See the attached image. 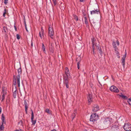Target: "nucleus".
I'll return each mask as SVG.
<instances>
[{
	"label": "nucleus",
	"instance_id": "nucleus-28",
	"mask_svg": "<svg viewBox=\"0 0 131 131\" xmlns=\"http://www.w3.org/2000/svg\"><path fill=\"white\" fill-rule=\"evenodd\" d=\"M6 94H3L2 96V101L4 100L5 99V96Z\"/></svg>",
	"mask_w": 131,
	"mask_h": 131
},
{
	"label": "nucleus",
	"instance_id": "nucleus-23",
	"mask_svg": "<svg viewBox=\"0 0 131 131\" xmlns=\"http://www.w3.org/2000/svg\"><path fill=\"white\" fill-rule=\"evenodd\" d=\"M73 16L74 17V18L76 20V21H77L78 20V17L75 14H73Z\"/></svg>",
	"mask_w": 131,
	"mask_h": 131
},
{
	"label": "nucleus",
	"instance_id": "nucleus-59",
	"mask_svg": "<svg viewBox=\"0 0 131 131\" xmlns=\"http://www.w3.org/2000/svg\"><path fill=\"white\" fill-rule=\"evenodd\" d=\"M49 27L48 28V32L49 33Z\"/></svg>",
	"mask_w": 131,
	"mask_h": 131
},
{
	"label": "nucleus",
	"instance_id": "nucleus-19",
	"mask_svg": "<svg viewBox=\"0 0 131 131\" xmlns=\"http://www.w3.org/2000/svg\"><path fill=\"white\" fill-rule=\"evenodd\" d=\"M115 52V53H116V54L117 57L118 58H119L120 57L119 56V53L118 51V50H114Z\"/></svg>",
	"mask_w": 131,
	"mask_h": 131
},
{
	"label": "nucleus",
	"instance_id": "nucleus-38",
	"mask_svg": "<svg viewBox=\"0 0 131 131\" xmlns=\"http://www.w3.org/2000/svg\"><path fill=\"white\" fill-rule=\"evenodd\" d=\"M8 0H4V3L5 4H6L8 3Z\"/></svg>",
	"mask_w": 131,
	"mask_h": 131
},
{
	"label": "nucleus",
	"instance_id": "nucleus-37",
	"mask_svg": "<svg viewBox=\"0 0 131 131\" xmlns=\"http://www.w3.org/2000/svg\"><path fill=\"white\" fill-rule=\"evenodd\" d=\"M126 53H125V54L124 55V56L122 58H124L125 59L126 58Z\"/></svg>",
	"mask_w": 131,
	"mask_h": 131
},
{
	"label": "nucleus",
	"instance_id": "nucleus-52",
	"mask_svg": "<svg viewBox=\"0 0 131 131\" xmlns=\"http://www.w3.org/2000/svg\"><path fill=\"white\" fill-rule=\"evenodd\" d=\"M98 44H97V43H94V45H95V46L96 47V46H97V45H98Z\"/></svg>",
	"mask_w": 131,
	"mask_h": 131
},
{
	"label": "nucleus",
	"instance_id": "nucleus-6",
	"mask_svg": "<svg viewBox=\"0 0 131 131\" xmlns=\"http://www.w3.org/2000/svg\"><path fill=\"white\" fill-rule=\"evenodd\" d=\"M116 44L118 46H119V42L117 40L115 42L114 41L113 42L112 45L113 48L114 49V50H118V48L116 45Z\"/></svg>",
	"mask_w": 131,
	"mask_h": 131
},
{
	"label": "nucleus",
	"instance_id": "nucleus-29",
	"mask_svg": "<svg viewBox=\"0 0 131 131\" xmlns=\"http://www.w3.org/2000/svg\"><path fill=\"white\" fill-rule=\"evenodd\" d=\"M82 14L84 16V17L86 16V14L85 13V10H82Z\"/></svg>",
	"mask_w": 131,
	"mask_h": 131
},
{
	"label": "nucleus",
	"instance_id": "nucleus-12",
	"mask_svg": "<svg viewBox=\"0 0 131 131\" xmlns=\"http://www.w3.org/2000/svg\"><path fill=\"white\" fill-rule=\"evenodd\" d=\"M96 49L99 50V52L101 56H102V54H103V52L100 46L99 45H98L97 46H96Z\"/></svg>",
	"mask_w": 131,
	"mask_h": 131
},
{
	"label": "nucleus",
	"instance_id": "nucleus-63",
	"mask_svg": "<svg viewBox=\"0 0 131 131\" xmlns=\"http://www.w3.org/2000/svg\"><path fill=\"white\" fill-rule=\"evenodd\" d=\"M51 126H50V128H51Z\"/></svg>",
	"mask_w": 131,
	"mask_h": 131
},
{
	"label": "nucleus",
	"instance_id": "nucleus-1",
	"mask_svg": "<svg viewBox=\"0 0 131 131\" xmlns=\"http://www.w3.org/2000/svg\"><path fill=\"white\" fill-rule=\"evenodd\" d=\"M18 74L16 77V78H15V76H14V77L15 78V82L14 83V85H15L17 84H18V86L19 87L20 86V75L21 73V69L20 68L18 69L17 70Z\"/></svg>",
	"mask_w": 131,
	"mask_h": 131
},
{
	"label": "nucleus",
	"instance_id": "nucleus-3",
	"mask_svg": "<svg viewBox=\"0 0 131 131\" xmlns=\"http://www.w3.org/2000/svg\"><path fill=\"white\" fill-rule=\"evenodd\" d=\"M124 130L126 131H131V124L129 123L125 124L123 127Z\"/></svg>",
	"mask_w": 131,
	"mask_h": 131
},
{
	"label": "nucleus",
	"instance_id": "nucleus-16",
	"mask_svg": "<svg viewBox=\"0 0 131 131\" xmlns=\"http://www.w3.org/2000/svg\"><path fill=\"white\" fill-rule=\"evenodd\" d=\"M43 30L42 29V27L41 29V31L39 32V35L40 37L42 39L43 37Z\"/></svg>",
	"mask_w": 131,
	"mask_h": 131
},
{
	"label": "nucleus",
	"instance_id": "nucleus-56",
	"mask_svg": "<svg viewBox=\"0 0 131 131\" xmlns=\"http://www.w3.org/2000/svg\"><path fill=\"white\" fill-rule=\"evenodd\" d=\"M26 113L27 114V111H25Z\"/></svg>",
	"mask_w": 131,
	"mask_h": 131
},
{
	"label": "nucleus",
	"instance_id": "nucleus-18",
	"mask_svg": "<svg viewBox=\"0 0 131 131\" xmlns=\"http://www.w3.org/2000/svg\"><path fill=\"white\" fill-rule=\"evenodd\" d=\"M119 95L120 97H121L124 99L127 100L128 99V97L126 96L123 95L122 93H121V95Z\"/></svg>",
	"mask_w": 131,
	"mask_h": 131
},
{
	"label": "nucleus",
	"instance_id": "nucleus-30",
	"mask_svg": "<svg viewBox=\"0 0 131 131\" xmlns=\"http://www.w3.org/2000/svg\"><path fill=\"white\" fill-rule=\"evenodd\" d=\"M2 125H3V124H6V122L5 120H2Z\"/></svg>",
	"mask_w": 131,
	"mask_h": 131
},
{
	"label": "nucleus",
	"instance_id": "nucleus-50",
	"mask_svg": "<svg viewBox=\"0 0 131 131\" xmlns=\"http://www.w3.org/2000/svg\"><path fill=\"white\" fill-rule=\"evenodd\" d=\"M112 1H114L115 2H116L117 0H111Z\"/></svg>",
	"mask_w": 131,
	"mask_h": 131
},
{
	"label": "nucleus",
	"instance_id": "nucleus-49",
	"mask_svg": "<svg viewBox=\"0 0 131 131\" xmlns=\"http://www.w3.org/2000/svg\"><path fill=\"white\" fill-rule=\"evenodd\" d=\"M2 111V108L1 107H0V114L1 113Z\"/></svg>",
	"mask_w": 131,
	"mask_h": 131
},
{
	"label": "nucleus",
	"instance_id": "nucleus-39",
	"mask_svg": "<svg viewBox=\"0 0 131 131\" xmlns=\"http://www.w3.org/2000/svg\"><path fill=\"white\" fill-rule=\"evenodd\" d=\"M28 108V106H25V111H27Z\"/></svg>",
	"mask_w": 131,
	"mask_h": 131
},
{
	"label": "nucleus",
	"instance_id": "nucleus-53",
	"mask_svg": "<svg viewBox=\"0 0 131 131\" xmlns=\"http://www.w3.org/2000/svg\"><path fill=\"white\" fill-rule=\"evenodd\" d=\"M25 27H27V25H26V23L25 22Z\"/></svg>",
	"mask_w": 131,
	"mask_h": 131
},
{
	"label": "nucleus",
	"instance_id": "nucleus-7",
	"mask_svg": "<svg viewBox=\"0 0 131 131\" xmlns=\"http://www.w3.org/2000/svg\"><path fill=\"white\" fill-rule=\"evenodd\" d=\"M63 83L65 85L66 87L67 88H69V85H68V84H69L68 78H63Z\"/></svg>",
	"mask_w": 131,
	"mask_h": 131
},
{
	"label": "nucleus",
	"instance_id": "nucleus-57",
	"mask_svg": "<svg viewBox=\"0 0 131 131\" xmlns=\"http://www.w3.org/2000/svg\"><path fill=\"white\" fill-rule=\"evenodd\" d=\"M78 58H77L76 59V61H77V60H78Z\"/></svg>",
	"mask_w": 131,
	"mask_h": 131
},
{
	"label": "nucleus",
	"instance_id": "nucleus-8",
	"mask_svg": "<svg viewBox=\"0 0 131 131\" xmlns=\"http://www.w3.org/2000/svg\"><path fill=\"white\" fill-rule=\"evenodd\" d=\"M99 9H94V10L90 12V14L91 15H93L95 14H98L100 13Z\"/></svg>",
	"mask_w": 131,
	"mask_h": 131
},
{
	"label": "nucleus",
	"instance_id": "nucleus-21",
	"mask_svg": "<svg viewBox=\"0 0 131 131\" xmlns=\"http://www.w3.org/2000/svg\"><path fill=\"white\" fill-rule=\"evenodd\" d=\"M2 91L3 94H6V88L5 87H3L2 88Z\"/></svg>",
	"mask_w": 131,
	"mask_h": 131
},
{
	"label": "nucleus",
	"instance_id": "nucleus-60",
	"mask_svg": "<svg viewBox=\"0 0 131 131\" xmlns=\"http://www.w3.org/2000/svg\"><path fill=\"white\" fill-rule=\"evenodd\" d=\"M49 112H50V111H49Z\"/></svg>",
	"mask_w": 131,
	"mask_h": 131
},
{
	"label": "nucleus",
	"instance_id": "nucleus-4",
	"mask_svg": "<svg viewBox=\"0 0 131 131\" xmlns=\"http://www.w3.org/2000/svg\"><path fill=\"white\" fill-rule=\"evenodd\" d=\"M110 119L108 117L106 118L104 121V124L106 127H108L110 125L111 123Z\"/></svg>",
	"mask_w": 131,
	"mask_h": 131
},
{
	"label": "nucleus",
	"instance_id": "nucleus-33",
	"mask_svg": "<svg viewBox=\"0 0 131 131\" xmlns=\"http://www.w3.org/2000/svg\"><path fill=\"white\" fill-rule=\"evenodd\" d=\"M24 105H25V106H28V104H27V103L26 102V100H24Z\"/></svg>",
	"mask_w": 131,
	"mask_h": 131
},
{
	"label": "nucleus",
	"instance_id": "nucleus-9",
	"mask_svg": "<svg viewBox=\"0 0 131 131\" xmlns=\"http://www.w3.org/2000/svg\"><path fill=\"white\" fill-rule=\"evenodd\" d=\"M65 73L66 75V76H63V78H68L69 77L70 75L69 69L67 67L65 68Z\"/></svg>",
	"mask_w": 131,
	"mask_h": 131
},
{
	"label": "nucleus",
	"instance_id": "nucleus-42",
	"mask_svg": "<svg viewBox=\"0 0 131 131\" xmlns=\"http://www.w3.org/2000/svg\"><path fill=\"white\" fill-rule=\"evenodd\" d=\"M42 49L43 50V52H45L46 51H45V48H42Z\"/></svg>",
	"mask_w": 131,
	"mask_h": 131
},
{
	"label": "nucleus",
	"instance_id": "nucleus-14",
	"mask_svg": "<svg viewBox=\"0 0 131 131\" xmlns=\"http://www.w3.org/2000/svg\"><path fill=\"white\" fill-rule=\"evenodd\" d=\"M99 110V107L97 104L94 105L93 108L92 109V111L94 112H95Z\"/></svg>",
	"mask_w": 131,
	"mask_h": 131
},
{
	"label": "nucleus",
	"instance_id": "nucleus-47",
	"mask_svg": "<svg viewBox=\"0 0 131 131\" xmlns=\"http://www.w3.org/2000/svg\"><path fill=\"white\" fill-rule=\"evenodd\" d=\"M84 0H80V1L81 2H84Z\"/></svg>",
	"mask_w": 131,
	"mask_h": 131
},
{
	"label": "nucleus",
	"instance_id": "nucleus-32",
	"mask_svg": "<svg viewBox=\"0 0 131 131\" xmlns=\"http://www.w3.org/2000/svg\"><path fill=\"white\" fill-rule=\"evenodd\" d=\"M2 120H5V116L3 114H2Z\"/></svg>",
	"mask_w": 131,
	"mask_h": 131
},
{
	"label": "nucleus",
	"instance_id": "nucleus-48",
	"mask_svg": "<svg viewBox=\"0 0 131 131\" xmlns=\"http://www.w3.org/2000/svg\"><path fill=\"white\" fill-rule=\"evenodd\" d=\"M14 27L15 29V31H17V28H16V27L15 26H14Z\"/></svg>",
	"mask_w": 131,
	"mask_h": 131
},
{
	"label": "nucleus",
	"instance_id": "nucleus-13",
	"mask_svg": "<svg viewBox=\"0 0 131 131\" xmlns=\"http://www.w3.org/2000/svg\"><path fill=\"white\" fill-rule=\"evenodd\" d=\"M88 101L89 103H90L92 101L93 97L92 96L91 94L89 93L88 95L87 96Z\"/></svg>",
	"mask_w": 131,
	"mask_h": 131
},
{
	"label": "nucleus",
	"instance_id": "nucleus-2",
	"mask_svg": "<svg viewBox=\"0 0 131 131\" xmlns=\"http://www.w3.org/2000/svg\"><path fill=\"white\" fill-rule=\"evenodd\" d=\"M98 115L97 113H92L91 115L90 121L94 122L98 119Z\"/></svg>",
	"mask_w": 131,
	"mask_h": 131
},
{
	"label": "nucleus",
	"instance_id": "nucleus-54",
	"mask_svg": "<svg viewBox=\"0 0 131 131\" xmlns=\"http://www.w3.org/2000/svg\"><path fill=\"white\" fill-rule=\"evenodd\" d=\"M51 52H52V53H53V50H52V49H51Z\"/></svg>",
	"mask_w": 131,
	"mask_h": 131
},
{
	"label": "nucleus",
	"instance_id": "nucleus-41",
	"mask_svg": "<svg viewBox=\"0 0 131 131\" xmlns=\"http://www.w3.org/2000/svg\"><path fill=\"white\" fill-rule=\"evenodd\" d=\"M15 131H23V130L22 129H20L19 130H16Z\"/></svg>",
	"mask_w": 131,
	"mask_h": 131
},
{
	"label": "nucleus",
	"instance_id": "nucleus-43",
	"mask_svg": "<svg viewBox=\"0 0 131 131\" xmlns=\"http://www.w3.org/2000/svg\"><path fill=\"white\" fill-rule=\"evenodd\" d=\"M45 48V46H44V45L43 43H42V48Z\"/></svg>",
	"mask_w": 131,
	"mask_h": 131
},
{
	"label": "nucleus",
	"instance_id": "nucleus-5",
	"mask_svg": "<svg viewBox=\"0 0 131 131\" xmlns=\"http://www.w3.org/2000/svg\"><path fill=\"white\" fill-rule=\"evenodd\" d=\"M110 89L111 91L116 93H118L119 91L118 88L114 85H112L110 87Z\"/></svg>",
	"mask_w": 131,
	"mask_h": 131
},
{
	"label": "nucleus",
	"instance_id": "nucleus-25",
	"mask_svg": "<svg viewBox=\"0 0 131 131\" xmlns=\"http://www.w3.org/2000/svg\"><path fill=\"white\" fill-rule=\"evenodd\" d=\"M16 89L13 93V95L14 98L16 97Z\"/></svg>",
	"mask_w": 131,
	"mask_h": 131
},
{
	"label": "nucleus",
	"instance_id": "nucleus-27",
	"mask_svg": "<svg viewBox=\"0 0 131 131\" xmlns=\"http://www.w3.org/2000/svg\"><path fill=\"white\" fill-rule=\"evenodd\" d=\"M127 102H128L129 104L131 105V97L128 100Z\"/></svg>",
	"mask_w": 131,
	"mask_h": 131
},
{
	"label": "nucleus",
	"instance_id": "nucleus-61",
	"mask_svg": "<svg viewBox=\"0 0 131 131\" xmlns=\"http://www.w3.org/2000/svg\"><path fill=\"white\" fill-rule=\"evenodd\" d=\"M50 1V2H51V0H49Z\"/></svg>",
	"mask_w": 131,
	"mask_h": 131
},
{
	"label": "nucleus",
	"instance_id": "nucleus-24",
	"mask_svg": "<svg viewBox=\"0 0 131 131\" xmlns=\"http://www.w3.org/2000/svg\"><path fill=\"white\" fill-rule=\"evenodd\" d=\"M96 41V39H95L94 37H93L92 38H91V41L92 42V45H94V42Z\"/></svg>",
	"mask_w": 131,
	"mask_h": 131
},
{
	"label": "nucleus",
	"instance_id": "nucleus-40",
	"mask_svg": "<svg viewBox=\"0 0 131 131\" xmlns=\"http://www.w3.org/2000/svg\"><path fill=\"white\" fill-rule=\"evenodd\" d=\"M92 45V47L93 50H94L95 49L94 47V45H93H93Z\"/></svg>",
	"mask_w": 131,
	"mask_h": 131
},
{
	"label": "nucleus",
	"instance_id": "nucleus-10",
	"mask_svg": "<svg viewBox=\"0 0 131 131\" xmlns=\"http://www.w3.org/2000/svg\"><path fill=\"white\" fill-rule=\"evenodd\" d=\"M50 36L52 39H54V37L53 35L54 34V31L52 29V28H51L50 27Z\"/></svg>",
	"mask_w": 131,
	"mask_h": 131
},
{
	"label": "nucleus",
	"instance_id": "nucleus-46",
	"mask_svg": "<svg viewBox=\"0 0 131 131\" xmlns=\"http://www.w3.org/2000/svg\"><path fill=\"white\" fill-rule=\"evenodd\" d=\"M4 12L5 13H6V9H5L4 10Z\"/></svg>",
	"mask_w": 131,
	"mask_h": 131
},
{
	"label": "nucleus",
	"instance_id": "nucleus-31",
	"mask_svg": "<svg viewBox=\"0 0 131 131\" xmlns=\"http://www.w3.org/2000/svg\"><path fill=\"white\" fill-rule=\"evenodd\" d=\"M52 1L53 2V4L54 6H55L57 4L56 0H52Z\"/></svg>",
	"mask_w": 131,
	"mask_h": 131
},
{
	"label": "nucleus",
	"instance_id": "nucleus-34",
	"mask_svg": "<svg viewBox=\"0 0 131 131\" xmlns=\"http://www.w3.org/2000/svg\"><path fill=\"white\" fill-rule=\"evenodd\" d=\"M80 64V62L79 61L78 62V63H77V68H78V69H80V67L79 66Z\"/></svg>",
	"mask_w": 131,
	"mask_h": 131
},
{
	"label": "nucleus",
	"instance_id": "nucleus-58",
	"mask_svg": "<svg viewBox=\"0 0 131 131\" xmlns=\"http://www.w3.org/2000/svg\"><path fill=\"white\" fill-rule=\"evenodd\" d=\"M111 77H112V78L113 79V80L114 81V79H113V77L112 75H111Z\"/></svg>",
	"mask_w": 131,
	"mask_h": 131
},
{
	"label": "nucleus",
	"instance_id": "nucleus-22",
	"mask_svg": "<svg viewBox=\"0 0 131 131\" xmlns=\"http://www.w3.org/2000/svg\"><path fill=\"white\" fill-rule=\"evenodd\" d=\"M4 128V125H1L0 126V131H3Z\"/></svg>",
	"mask_w": 131,
	"mask_h": 131
},
{
	"label": "nucleus",
	"instance_id": "nucleus-44",
	"mask_svg": "<svg viewBox=\"0 0 131 131\" xmlns=\"http://www.w3.org/2000/svg\"><path fill=\"white\" fill-rule=\"evenodd\" d=\"M6 13L3 12V16L4 17L5 16V15Z\"/></svg>",
	"mask_w": 131,
	"mask_h": 131
},
{
	"label": "nucleus",
	"instance_id": "nucleus-45",
	"mask_svg": "<svg viewBox=\"0 0 131 131\" xmlns=\"http://www.w3.org/2000/svg\"><path fill=\"white\" fill-rule=\"evenodd\" d=\"M51 131H57V130L56 129H53L52 130H51Z\"/></svg>",
	"mask_w": 131,
	"mask_h": 131
},
{
	"label": "nucleus",
	"instance_id": "nucleus-36",
	"mask_svg": "<svg viewBox=\"0 0 131 131\" xmlns=\"http://www.w3.org/2000/svg\"><path fill=\"white\" fill-rule=\"evenodd\" d=\"M45 112L48 113H49V110L48 109H46Z\"/></svg>",
	"mask_w": 131,
	"mask_h": 131
},
{
	"label": "nucleus",
	"instance_id": "nucleus-62",
	"mask_svg": "<svg viewBox=\"0 0 131 131\" xmlns=\"http://www.w3.org/2000/svg\"><path fill=\"white\" fill-rule=\"evenodd\" d=\"M32 43H31V45H32Z\"/></svg>",
	"mask_w": 131,
	"mask_h": 131
},
{
	"label": "nucleus",
	"instance_id": "nucleus-51",
	"mask_svg": "<svg viewBox=\"0 0 131 131\" xmlns=\"http://www.w3.org/2000/svg\"><path fill=\"white\" fill-rule=\"evenodd\" d=\"M25 29H26V31H27V32H28V30H27V27H25Z\"/></svg>",
	"mask_w": 131,
	"mask_h": 131
},
{
	"label": "nucleus",
	"instance_id": "nucleus-17",
	"mask_svg": "<svg viewBox=\"0 0 131 131\" xmlns=\"http://www.w3.org/2000/svg\"><path fill=\"white\" fill-rule=\"evenodd\" d=\"M76 115V112L75 111H74L73 113L71 116V117L72 118V121L74 118L75 117V116Z\"/></svg>",
	"mask_w": 131,
	"mask_h": 131
},
{
	"label": "nucleus",
	"instance_id": "nucleus-35",
	"mask_svg": "<svg viewBox=\"0 0 131 131\" xmlns=\"http://www.w3.org/2000/svg\"><path fill=\"white\" fill-rule=\"evenodd\" d=\"M16 37L17 39L19 40L20 39V36L18 34L16 35Z\"/></svg>",
	"mask_w": 131,
	"mask_h": 131
},
{
	"label": "nucleus",
	"instance_id": "nucleus-15",
	"mask_svg": "<svg viewBox=\"0 0 131 131\" xmlns=\"http://www.w3.org/2000/svg\"><path fill=\"white\" fill-rule=\"evenodd\" d=\"M112 130L115 131H116L119 129V126L118 125H113L112 126Z\"/></svg>",
	"mask_w": 131,
	"mask_h": 131
},
{
	"label": "nucleus",
	"instance_id": "nucleus-55",
	"mask_svg": "<svg viewBox=\"0 0 131 131\" xmlns=\"http://www.w3.org/2000/svg\"><path fill=\"white\" fill-rule=\"evenodd\" d=\"M93 54H95V52H94V50H93Z\"/></svg>",
	"mask_w": 131,
	"mask_h": 131
},
{
	"label": "nucleus",
	"instance_id": "nucleus-11",
	"mask_svg": "<svg viewBox=\"0 0 131 131\" xmlns=\"http://www.w3.org/2000/svg\"><path fill=\"white\" fill-rule=\"evenodd\" d=\"M31 122L32 124L34 125L36 123V120H33V119L34 117V115L33 114V111L32 110H31Z\"/></svg>",
	"mask_w": 131,
	"mask_h": 131
},
{
	"label": "nucleus",
	"instance_id": "nucleus-20",
	"mask_svg": "<svg viewBox=\"0 0 131 131\" xmlns=\"http://www.w3.org/2000/svg\"><path fill=\"white\" fill-rule=\"evenodd\" d=\"M125 59L124 58H122L121 59V61H122V64L123 67H124L125 64Z\"/></svg>",
	"mask_w": 131,
	"mask_h": 131
},
{
	"label": "nucleus",
	"instance_id": "nucleus-26",
	"mask_svg": "<svg viewBox=\"0 0 131 131\" xmlns=\"http://www.w3.org/2000/svg\"><path fill=\"white\" fill-rule=\"evenodd\" d=\"M85 19V23L87 25L88 24V21L87 20V18L86 16L84 17Z\"/></svg>",
	"mask_w": 131,
	"mask_h": 131
},
{
	"label": "nucleus",
	"instance_id": "nucleus-64",
	"mask_svg": "<svg viewBox=\"0 0 131 131\" xmlns=\"http://www.w3.org/2000/svg\"><path fill=\"white\" fill-rule=\"evenodd\" d=\"M52 124H53L52 125H53V123Z\"/></svg>",
	"mask_w": 131,
	"mask_h": 131
}]
</instances>
